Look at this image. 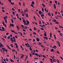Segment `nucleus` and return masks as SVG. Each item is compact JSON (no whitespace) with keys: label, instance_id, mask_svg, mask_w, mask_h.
<instances>
[{"label":"nucleus","instance_id":"nucleus-18","mask_svg":"<svg viewBox=\"0 0 63 63\" xmlns=\"http://www.w3.org/2000/svg\"><path fill=\"white\" fill-rule=\"evenodd\" d=\"M2 50H3L4 52H5V48H2Z\"/></svg>","mask_w":63,"mask_h":63},{"label":"nucleus","instance_id":"nucleus-1","mask_svg":"<svg viewBox=\"0 0 63 63\" xmlns=\"http://www.w3.org/2000/svg\"><path fill=\"white\" fill-rule=\"evenodd\" d=\"M10 40L11 43H13L14 42V43H16V39H15V37H11Z\"/></svg>","mask_w":63,"mask_h":63},{"label":"nucleus","instance_id":"nucleus-63","mask_svg":"<svg viewBox=\"0 0 63 63\" xmlns=\"http://www.w3.org/2000/svg\"><path fill=\"white\" fill-rule=\"evenodd\" d=\"M55 14V15H57V11H56Z\"/></svg>","mask_w":63,"mask_h":63},{"label":"nucleus","instance_id":"nucleus-29","mask_svg":"<svg viewBox=\"0 0 63 63\" xmlns=\"http://www.w3.org/2000/svg\"><path fill=\"white\" fill-rule=\"evenodd\" d=\"M44 35L45 36H46V37H47V33H46V32L44 33Z\"/></svg>","mask_w":63,"mask_h":63},{"label":"nucleus","instance_id":"nucleus-11","mask_svg":"<svg viewBox=\"0 0 63 63\" xmlns=\"http://www.w3.org/2000/svg\"><path fill=\"white\" fill-rule=\"evenodd\" d=\"M25 16L27 17H28V14H25Z\"/></svg>","mask_w":63,"mask_h":63},{"label":"nucleus","instance_id":"nucleus-26","mask_svg":"<svg viewBox=\"0 0 63 63\" xmlns=\"http://www.w3.org/2000/svg\"><path fill=\"white\" fill-rule=\"evenodd\" d=\"M42 56H43V58H46V56L43 55H42Z\"/></svg>","mask_w":63,"mask_h":63},{"label":"nucleus","instance_id":"nucleus-2","mask_svg":"<svg viewBox=\"0 0 63 63\" xmlns=\"http://www.w3.org/2000/svg\"><path fill=\"white\" fill-rule=\"evenodd\" d=\"M26 22L27 23L25 25H28L29 24V23H30V22L27 20H26Z\"/></svg>","mask_w":63,"mask_h":63},{"label":"nucleus","instance_id":"nucleus-12","mask_svg":"<svg viewBox=\"0 0 63 63\" xmlns=\"http://www.w3.org/2000/svg\"><path fill=\"white\" fill-rule=\"evenodd\" d=\"M28 58V56H27L25 58V61H26V60H27V59Z\"/></svg>","mask_w":63,"mask_h":63},{"label":"nucleus","instance_id":"nucleus-35","mask_svg":"<svg viewBox=\"0 0 63 63\" xmlns=\"http://www.w3.org/2000/svg\"><path fill=\"white\" fill-rule=\"evenodd\" d=\"M33 50H32L31 51V54L32 55H33Z\"/></svg>","mask_w":63,"mask_h":63},{"label":"nucleus","instance_id":"nucleus-19","mask_svg":"<svg viewBox=\"0 0 63 63\" xmlns=\"http://www.w3.org/2000/svg\"><path fill=\"white\" fill-rule=\"evenodd\" d=\"M39 13L40 15H41L42 14V12L41 11H39Z\"/></svg>","mask_w":63,"mask_h":63},{"label":"nucleus","instance_id":"nucleus-61","mask_svg":"<svg viewBox=\"0 0 63 63\" xmlns=\"http://www.w3.org/2000/svg\"><path fill=\"white\" fill-rule=\"evenodd\" d=\"M33 29L34 30H36V28L35 27H33Z\"/></svg>","mask_w":63,"mask_h":63},{"label":"nucleus","instance_id":"nucleus-8","mask_svg":"<svg viewBox=\"0 0 63 63\" xmlns=\"http://www.w3.org/2000/svg\"><path fill=\"white\" fill-rule=\"evenodd\" d=\"M7 17H8L7 16H5L3 17V19H4V20H5L7 18Z\"/></svg>","mask_w":63,"mask_h":63},{"label":"nucleus","instance_id":"nucleus-23","mask_svg":"<svg viewBox=\"0 0 63 63\" xmlns=\"http://www.w3.org/2000/svg\"><path fill=\"white\" fill-rule=\"evenodd\" d=\"M31 6L32 7H33V8H34V5H33L31 4Z\"/></svg>","mask_w":63,"mask_h":63},{"label":"nucleus","instance_id":"nucleus-58","mask_svg":"<svg viewBox=\"0 0 63 63\" xmlns=\"http://www.w3.org/2000/svg\"><path fill=\"white\" fill-rule=\"evenodd\" d=\"M12 18L13 19H15V20H16V17H13Z\"/></svg>","mask_w":63,"mask_h":63},{"label":"nucleus","instance_id":"nucleus-38","mask_svg":"<svg viewBox=\"0 0 63 63\" xmlns=\"http://www.w3.org/2000/svg\"><path fill=\"white\" fill-rule=\"evenodd\" d=\"M48 15L49 16H51V14H50L49 13H48Z\"/></svg>","mask_w":63,"mask_h":63},{"label":"nucleus","instance_id":"nucleus-62","mask_svg":"<svg viewBox=\"0 0 63 63\" xmlns=\"http://www.w3.org/2000/svg\"><path fill=\"white\" fill-rule=\"evenodd\" d=\"M2 12H3V13H5V10H2Z\"/></svg>","mask_w":63,"mask_h":63},{"label":"nucleus","instance_id":"nucleus-15","mask_svg":"<svg viewBox=\"0 0 63 63\" xmlns=\"http://www.w3.org/2000/svg\"><path fill=\"white\" fill-rule=\"evenodd\" d=\"M26 12L27 13V10H25V11H24V13L25 14H26Z\"/></svg>","mask_w":63,"mask_h":63},{"label":"nucleus","instance_id":"nucleus-43","mask_svg":"<svg viewBox=\"0 0 63 63\" xmlns=\"http://www.w3.org/2000/svg\"><path fill=\"white\" fill-rule=\"evenodd\" d=\"M29 49L30 50H32V48H31V47H30Z\"/></svg>","mask_w":63,"mask_h":63},{"label":"nucleus","instance_id":"nucleus-13","mask_svg":"<svg viewBox=\"0 0 63 63\" xmlns=\"http://www.w3.org/2000/svg\"><path fill=\"white\" fill-rule=\"evenodd\" d=\"M24 55L22 54L21 57V58H23V57H24Z\"/></svg>","mask_w":63,"mask_h":63},{"label":"nucleus","instance_id":"nucleus-45","mask_svg":"<svg viewBox=\"0 0 63 63\" xmlns=\"http://www.w3.org/2000/svg\"><path fill=\"white\" fill-rule=\"evenodd\" d=\"M54 38L55 39H56V36L55 35H54Z\"/></svg>","mask_w":63,"mask_h":63},{"label":"nucleus","instance_id":"nucleus-53","mask_svg":"<svg viewBox=\"0 0 63 63\" xmlns=\"http://www.w3.org/2000/svg\"><path fill=\"white\" fill-rule=\"evenodd\" d=\"M4 20L6 23H7V20L6 19H5Z\"/></svg>","mask_w":63,"mask_h":63},{"label":"nucleus","instance_id":"nucleus-32","mask_svg":"<svg viewBox=\"0 0 63 63\" xmlns=\"http://www.w3.org/2000/svg\"><path fill=\"white\" fill-rule=\"evenodd\" d=\"M12 51L13 52H15V49H11Z\"/></svg>","mask_w":63,"mask_h":63},{"label":"nucleus","instance_id":"nucleus-9","mask_svg":"<svg viewBox=\"0 0 63 63\" xmlns=\"http://www.w3.org/2000/svg\"><path fill=\"white\" fill-rule=\"evenodd\" d=\"M10 26L12 27H14V24H10Z\"/></svg>","mask_w":63,"mask_h":63},{"label":"nucleus","instance_id":"nucleus-51","mask_svg":"<svg viewBox=\"0 0 63 63\" xmlns=\"http://www.w3.org/2000/svg\"><path fill=\"white\" fill-rule=\"evenodd\" d=\"M19 59H18V60H17V62L18 63H19Z\"/></svg>","mask_w":63,"mask_h":63},{"label":"nucleus","instance_id":"nucleus-59","mask_svg":"<svg viewBox=\"0 0 63 63\" xmlns=\"http://www.w3.org/2000/svg\"><path fill=\"white\" fill-rule=\"evenodd\" d=\"M11 31L12 32H14V33L15 32V31H13V30H11Z\"/></svg>","mask_w":63,"mask_h":63},{"label":"nucleus","instance_id":"nucleus-44","mask_svg":"<svg viewBox=\"0 0 63 63\" xmlns=\"http://www.w3.org/2000/svg\"><path fill=\"white\" fill-rule=\"evenodd\" d=\"M5 60L6 61H9V60L7 58L5 59Z\"/></svg>","mask_w":63,"mask_h":63},{"label":"nucleus","instance_id":"nucleus-28","mask_svg":"<svg viewBox=\"0 0 63 63\" xmlns=\"http://www.w3.org/2000/svg\"><path fill=\"white\" fill-rule=\"evenodd\" d=\"M11 21L12 23H14V20H13V19H11Z\"/></svg>","mask_w":63,"mask_h":63},{"label":"nucleus","instance_id":"nucleus-21","mask_svg":"<svg viewBox=\"0 0 63 63\" xmlns=\"http://www.w3.org/2000/svg\"><path fill=\"white\" fill-rule=\"evenodd\" d=\"M50 36L51 38L52 37V34H51V33H50Z\"/></svg>","mask_w":63,"mask_h":63},{"label":"nucleus","instance_id":"nucleus-57","mask_svg":"<svg viewBox=\"0 0 63 63\" xmlns=\"http://www.w3.org/2000/svg\"><path fill=\"white\" fill-rule=\"evenodd\" d=\"M13 15H15V13L14 12H12V13Z\"/></svg>","mask_w":63,"mask_h":63},{"label":"nucleus","instance_id":"nucleus-39","mask_svg":"<svg viewBox=\"0 0 63 63\" xmlns=\"http://www.w3.org/2000/svg\"><path fill=\"white\" fill-rule=\"evenodd\" d=\"M21 27H22V28H24V26H23V25H21Z\"/></svg>","mask_w":63,"mask_h":63},{"label":"nucleus","instance_id":"nucleus-5","mask_svg":"<svg viewBox=\"0 0 63 63\" xmlns=\"http://www.w3.org/2000/svg\"><path fill=\"white\" fill-rule=\"evenodd\" d=\"M1 29H2L3 31H5V28H4V27H2L1 28Z\"/></svg>","mask_w":63,"mask_h":63},{"label":"nucleus","instance_id":"nucleus-46","mask_svg":"<svg viewBox=\"0 0 63 63\" xmlns=\"http://www.w3.org/2000/svg\"><path fill=\"white\" fill-rule=\"evenodd\" d=\"M41 23H42V22H41V21L40 20L39 22V24H41Z\"/></svg>","mask_w":63,"mask_h":63},{"label":"nucleus","instance_id":"nucleus-24","mask_svg":"<svg viewBox=\"0 0 63 63\" xmlns=\"http://www.w3.org/2000/svg\"><path fill=\"white\" fill-rule=\"evenodd\" d=\"M7 47L9 48V49H10L11 50H12V49L11 48L9 47V46H7Z\"/></svg>","mask_w":63,"mask_h":63},{"label":"nucleus","instance_id":"nucleus-41","mask_svg":"<svg viewBox=\"0 0 63 63\" xmlns=\"http://www.w3.org/2000/svg\"><path fill=\"white\" fill-rule=\"evenodd\" d=\"M56 43H57L58 44H60V43L58 41H56Z\"/></svg>","mask_w":63,"mask_h":63},{"label":"nucleus","instance_id":"nucleus-64","mask_svg":"<svg viewBox=\"0 0 63 63\" xmlns=\"http://www.w3.org/2000/svg\"><path fill=\"white\" fill-rule=\"evenodd\" d=\"M34 2H32V4H34Z\"/></svg>","mask_w":63,"mask_h":63},{"label":"nucleus","instance_id":"nucleus-14","mask_svg":"<svg viewBox=\"0 0 63 63\" xmlns=\"http://www.w3.org/2000/svg\"><path fill=\"white\" fill-rule=\"evenodd\" d=\"M10 46L11 47H14V46L13 45V44H10Z\"/></svg>","mask_w":63,"mask_h":63},{"label":"nucleus","instance_id":"nucleus-60","mask_svg":"<svg viewBox=\"0 0 63 63\" xmlns=\"http://www.w3.org/2000/svg\"><path fill=\"white\" fill-rule=\"evenodd\" d=\"M11 4H12V5H14V4H15V3L14 2H11Z\"/></svg>","mask_w":63,"mask_h":63},{"label":"nucleus","instance_id":"nucleus-49","mask_svg":"<svg viewBox=\"0 0 63 63\" xmlns=\"http://www.w3.org/2000/svg\"><path fill=\"white\" fill-rule=\"evenodd\" d=\"M51 51L52 52H53V51H54V50L53 49H52L51 50Z\"/></svg>","mask_w":63,"mask_h":63},{"label":"nucleus","instance_id":"nucleus-33","mask_svg":"<svg viewBox=\"0 0 63 63\" xmlns=\"http://www.w3.org/2000/svg\"><path fill=\"white\" fill-rule=\"evenodd\" d=\"M36 32H33V35H36Z\"/></svg>","mask_w":63,"mask_h":63},{"label":"nucleus","instance_id":"nucleus-17","mask_svg":"<svg viewBox=\"0 0 63 63\" xmlns=\"http://www.w3.org/2000/svg\"><path fill=\"white\" fill-rule=\"evenodd\" d=\"M10 61H11V62H14V61L13 60H12V59L11 58L10 59Z\"/></svg>","mask_w":63,"mask_h":63},{"label":"nucleus","instance_id":"nucleus-55","mask_svg":"<svg viewBox=\"0 0 63 63\" xmlns=\"http://www.w3.org/2000/svg\"><path fill=\"white\" fill-rule=\"evenodd\" d=\"M38 44L39 45H41V43L39 42L38 43Z\"/></svg>","mask_w":63,"mask_h":63},{"label":"nucleus","instance_id":"nucleus-47","mask_svg":"<svg viewBox=\"0 0 63 63\" xmlns=\"http://www.w3.org/2000/svg\"><path fill=\"white\" fill-rule=\"evenodd\" d=\"M41 17H44V15L43 14H41Z\"/></svg>","mask_w":63,"mask_h":63},{"label":"nucleus","instance_id":"nucleus-42","mask_svg":"<svg viewBox=\"0 0 63 63\" xmlns=\"http://www.w3.org/2000/svg\"><path fill=\"white\" fill-rule=\"evenodd\" d=\"M41 30H44V29L43 28H40Z\"/></svg>","mask_w":63,"mask_h":63},{"label":"nucleus","instance_id":"nucleus-3","mask_svg":"<svg viewBox=\"0 0 63 63\" xmlns=\"http://www.w3.org/2000/svg\"><path fill=\"white\" fill-rule=\"evenodd\" d=\"M23 22H24V24L25 25V24H26V21H25V20L24 18H23Z\"/></svg>","mask_w":63,"mask_h":63},{"label":"nucleus","instance_id":"nucleus-27","mask_svg":"<svg viewBox=\"0 0 63 63\" xmlns=\"http://www.w3.org/2000/svg\"><path fill=\"white\" fill-rule=\"evenodd\" d=\"M42 5L43 6V7H46V5H45V4H44L42 3Z\"/></svg>","mask_w":63,"mask_h":63},{"label":"nucleus","instance_id":"nucleus-30","mask_svg":"<svg viewBox=\"0 0 63 63\" xmlns=\"http://www.w3.org/2000/svg\"><path fill=\"white\" fill-rule=\"evenodd\" d=\"M55 24H59V22H56L55 23Z\"/></svg>","mask_w":63,"mask_h":63},{"label":"nucleus","instance_id":"nucleus-36","mask_svg":"<svg viewBox=\"0 0 63 63\" xmlns=\"http://www.w3.org/2000/svg\"><path fill=\"white\" fill-rule=\"evenodd\" d=\"M7 38L8 39H10V36H8Z\"/></svg>","mask_w":63,"mask_h":63},{"label":"nucleus","instance_id":"nucleus-40","mask_svg":"<svg viewBox=\"0 0 63 63\" xmlns=\"http://www.w3.org/2000/svg\"><path fill=\"white\" fill-rule=\"evenodd\" d=\"M57 53L58 54H60V53L59 52V51H57Z\"/></svg>","mask_w":63,"mask_h":63},{"label":"nucleus","instance_id":"nucleus-50","mask_svg":"<svg viewBox=\"0 0 63 63\" xmlns=\"http://www.w3.org/2000/svg\"><path fill=\"white\" fill-rule=\"evenodd\" d=\"M42 11L43 12H44V8H42Z\"/></svg>","mask_w":63,"mask_h":63},{"label":"nucleus","instance_id":"nucleus-10","mask_svg":"<svg viewBox=\"0 0 63 63\" xmlns=\"http://www.w3.org/2000/svg\"><path fill=\"white\" fill-rule=\"evenodd\" d=\"M53 6L54 7V9H56V5L54 4H53Z\"/></svg>","mask_w":63,"mask_h":63},{"label":"nucleus","instance_id":"nucleus-22","mask_svg":"<svg viewBox=\"0 0 63 63\" xmlns=\"http://www.w3.org/2000/svg\"><path fill=\"white\" fill-rule=\"evenodd\" d=\"M16 28H17V29H19V28L18 26H16Z\"/></svg>","mask_w":63,"mask_h":63},{"label":"nucleus","instance_id":"nucleus-20","mask_svg":"<svg viewBox=\"0 0 63 63\" xmlns=\"http://www.w3.org/2000/svg\"><path fill=\"white\" fill-rule=\"evenodd\" d=\"M43 38L45 39H47H47H48V38L47 37H44Z\"/></svg>","mask_w":63,"mask_h":63},{"label":"nucleus","instance_id":"nucleus-31","mask_svg":"<svg viewBox=\"0 0 63 63\" xmlns=\"http://www.w3.org/2000/svg\"><path fill=\"white\" fill-rule=\"evenodd\" d=\"M59 35L60 36H62L63 35V34L61 33H60Z\"/></svg>","mask_w":63,"mask_h":63},{"label":"nucleus","instance_id":"nucleus-25","mask_svg":"<svg viewBox=\"0 0 63 63\" xmlns=\"http://www.w3.org/2000/svg\"><path fill=\"white\" fill-rule=\"evenodd\" d=\"M52 21L54 22H56V20L55 19H54L52 20Z\"/></svg>","mask_w":63,"mask_h":63},{"label":"nucleus","instance_id":"nucleus-4","mask_svg":"<svg viewBox=\"0 0 63 63\" xmlns=\"http://www.w3.org/2000/svg\"><path fill=\"white\" fill-rule=\"evenodd\" d=\"M4 46L3 44H2L0 43V47H4Z\"/></svg>","mask_w":63,"mask_h":63},{"label":"nucleus","instance_id":"nucleus-6","mask_svg":"<svg viewBox=\"0 0 63 63\" xmlns=\"http://www.w3.org/2000/svg\"><path fill=\"white\" fill-rule=\"evenodd\" d=\"M36 39L37 42H39L40 41V39L38 38H36Z\"/></svg>","mask_w":63,"mask_h":63},{"label":"nucleus","instance_id":"nucleus-56","mask_svg":"<svg viewBox=\"0 0 63 63\" xmlns=\"http://www.w3.org/2000/svg\"><path fill=\"white\" fill-rule=\"evenodd\" d=\"M10 37H11V38L13 37V35L12 34H10Z\"/></svg>","mask_w":63,"mask_h":63},{"label":"nucleus","instance_id":"nucleus-37","mask_svg":"<svg viewBox=\"0 0 63 63\" xmlns=\"http://www.w3.org/2000/svg\"><path fill=\"white\" fill-rule=\"evenodd\" d=\"M11 1V0H8V1L10 3H12V1Z\"/></svg>","mask_w":63,"mask_h":63},{"label":"nucleus","instance_id":"nucleus-16","mask_svg":"<svg viewBox=\"0 0 63 63\" xmlns=\"http://www.w3.org/2000/svg\"><path fill=\"white\" fill-rule=\"evenodd\" d=\"M59 28H63V27L62 26L60 25H59Z\"/></svg>","mask_w":63,"mask_h":63},{"label":"nucleus","instance_id":"nucleus-54","mask_svg":"<svg viewBox=\"0 0 63 63\" xmlns=\"http://www.w3.org/2000/svg\"><path fill=\"white\" fill-rule=\"evenodd\" d=\"M57 1L56 0L55 1V3H56V4H57Z\"/></svg>","mask_w":63,"mask_h":63},{"label":"nucleus","instance_id":"nucleus-34","mask_svg":"<svg viewBox=\"0 0 63 63\" xmlns=\"http://www.w3.org/2000/svg\"><path fill=\"white\" fill-rule=\"evenodd\" d=\"M35 55H36V56H38V53H35Z\"/></svg>","mask_w":63,"mask_h":63},{"label":"nucleus","instance_id":"nucleus-48","mask_svg":"<svg viewBox=\"0 0 63 63\" xmlns=\"http://www.w3.org/2000/svg\"><path fill=\"white\" fill-rule=\"evenodd\" d=\"M25 51H26V52H28L27 49L25 48Z\"/></svg>","mask_w":63,"mask_h":63},{"label":"nucleus","instance_id":"nucleus-7","mask_svg":"<svg viewBox=\"0 0 63 63\" xmlns=\"http://www.w3.org/2000/svg\"><path fill=\"white\" fill-rule=\"evenodd\" d=\"M52 48H54V49H56L55 48H57V47L55 46H54L52 47Z\"/></svg>","mask_w":63,"mask_h":63},{"label":"nucleus","instance_id":"nucleus-52","mask_svg":"<svg viewBox=\"0 0 63 63\" xmlns=\"http://www.w3.org/2000/svg\"><path fill=\"white\" fill-rule=\"evenodd\" d=\"M18 46L17 45V46H16V48H18Z\"/></svg>","mask_w":63,"mask_h":63}]
</instances>
